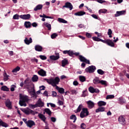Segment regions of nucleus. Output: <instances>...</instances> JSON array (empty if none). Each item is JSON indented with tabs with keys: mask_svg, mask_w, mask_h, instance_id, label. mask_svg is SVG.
<instances>
[{
	"mask_svg": "<svg viewBox=\"0 0 129 129\" xmlns=\"http://www.w3.org/2000/svg\"><path fill=\"white\" fill-rule=\"evenodd\" d=\"M24 26L27 29L28 28H31V22L28 21L25 22L24 23Z\"/></svg>",
	"mask_w": 129,
	"mask_h": 129,
	"instance_id": "obj_35",
	"label": "nucleus"
},
{
	"mask_svg": "<svg viewBox=\"0 0 129 129\" xmlns=\"http://www.w3.org/2000/svg\"><path fill=\"white\" fill-rule=\"evenodd\" d=\"M100 42H102V43H104V44H107V40H102L100 39Z\"/></svg>",
	"mask_w": 129,
	"mask_h": 129,
	"instance_id": "obj_60",
	"label": "nucleus"
},
{
	"mask_svg": "<svg viewBox=\"0 0 129 129\" xmlns=\"http://www.w3.org/2000/svg\"><path fill=\"white\" fill-rule=\"evenodd\" d=\"M4 76V81H8L9 80V78L10 77V76L8 75L7 73L5 72L3 74Z\"/></svg>",
	"mask_w": 129,
	"mask_h": 129,
	"instance_id": "obj_31",
	"label": "nucleus"
},
{
	"mask_svg": "<svg viewBox=\"0 0 129 129\" xmlns=\"http://www.w3.org/2000/svg\"><path fill=\"white\" fill-rule=\"evenodd\" d=\"M20 100L19 104L20 106H27V104L26 102L29 101V98L27 96L23 95L22 94H19Z\"/></svg>",
	"mask_w": 129,
	"mask_h": 129,
	"instance_id": "obj_2",
	"label": "nucleus"
},
{
	"mask_svg": "<svg viewBox=\"0 0 129 129\" xmlns=\"http://www.w3.org/2000/svg\"><path fill=\"white\" fill-rule=\"evenodd\" d=\"M70 119H73V122H75L76 121V119H77V118L76 117V115L73 114L70 116Z\"/></svg>",
	"mask_w": 129,
	"mask_h": 129,
	"instance_id": "obj_42",
	"label": "nucleus"
},
{
	"mask_svg": "<svg viewBox=\"0 0 129 129\" xmlns=\"http://www.w3.org/2000/svg\"><path fill=\"white\" fill-rule=\"evenodd\" d=\"M79 83L78 82H77V81H75L73 82V85H74L75 86H77V85H78Z\"/></svg>",
	"mask_w": 129,
	"mask_h": 129,
	"instance_id": "obj_62",
	"label": "nucleus"
},
{
	"mask_svg": "<svg viewBox=\"0 0 129 129\" xmlns=\"http://www.w3.org/2000/svg\"><path fill=\"white\" fill-rule=\"evenodd\" d=\"M99 83H100V84H102V85L107 86V82H106V81L101 80L100 81Z\"/></svg>",
	"mask_w": 129,
	"mask_h": 129,
	"instance_id": "obj_47",
	"label": "nucleus"
},
{
	"mask_svg": "<svg viewBox=\"0 0 129 129\" xmlns=\"http://www.w3.org/2000/svg\"><path fill=\"white\" fill-rule=\"evenodd\" d=\"M43 80L46 81L48 84L52 85L53 87H55L56 90L61 94H63L65 92V90L63 88H59L57 86L60 82V78L59 77H56L54 79L52 78L49 79L44 78Z\"/></svg>",
	"mask_w": 129,
	"mask_h": 129,
	"instance_id": "obj_1",
	"label": "nucleus"
},
{
	"mask_svg": "<svg viewBox=\"0 0 129 129\" xmlns=\"http://www.w3.org/2000/svg\"><path fill=\"white\" fill-rule=\"evenodd\" d=\"M33 42V39H32V38H30L28 39L27 37H26L25 39H24V42L26 45H30L31 43H32Z\"/></svg>",
	"mask_w": 129,
	"mask_h": 129,
	"instance_id": "obj_15",
	"label": "nucleus"
},
{
	"mask_svg": "<svg viewBox=\"0 0 129 129\" xmlns=\"http://www.w3.org/2000/svg\"><path fill=\"white\" fill-rule=\"evenodd\" d=\"M118 101H119V103L120 104H124V103H125L126 102L125 99H124V98L122 97H120L118 98Z\"/></svg>",
	"mask_w": 129,
	"mask_h": 129,
	"instance_id": "obj_21",
	"label": "nucleus"
},
{
	"mask_svg": "<svg viewBox=\"0 0 129 129\" xmlns=\"http://www.w3.org/2000/svg\"><path fill=\"white\" fill-rule=\"evenodd\" d=\"M79 78L80 81H81V82H84L85 81V80H86V78H85V77H84L83 76H80L79 77Z\"/></svg>",
	"mask_w": 129,
	"mask_h": 129,
	"instance_id": "obj_39",
	"label": "nucleus"
},
{
	"mask_svg": "<svg viewBox=\"0 0 129 129\" xmlns=\"http://www.w3.org/2000/svg\"><path fill=\"white\" fill-rule=\"evenodd\" d=\"M37 73L39 75L43 77H44V76H47L46 71H44L43 69H40V70L38 71Z\"/></svg>",
	"mask_w": 129,
	"mask_h": 129,
	"instance_id": "obj_13",
	"label": "nucleus"
},
{
	"mask_svg": "<svg viewBox=\"0 0 129 129\" xmlns=\"http://www.w3.org/2000/svg\"><path fill=\"white\" fill-rule=\"evenodd\" d=\"M79 57L81 62H85V63H87V64H90V61L89 60L86 59L84 56L82 55H79Z\"/></svg>",
	"mask_w": 129,
	"mask_h": 129,
	"instance_id": "obj_9",
	"label": "nucleus"
},
{
	"mask_svg": "<svg viewBox=\"0 0 129 129\" xmlns=\"http://www.w3.org/2000/svg\"><path fill=\"white\" fill-rule=\"evenodd\" d=\"M39 57L40 59H41V60H46V59H47V57H46L45 55H40Z\"/></svg>",
	"mask_w": 129,
	"mask_h": 129,
	"instance_id": "obj_56",
	"label": "nucleus"
},
{
	"mask_svg": "<svg viewBox=\"0 0 129 129\" xmlns=\"http://www.w3.org/2000/svg\"><path fill=\"white\" fill-rule=\"evenodd\" d=\"M20 19H22V20H29L30 18H31V15L30 14H24L22 15H20Z\"/></svg>",
	"mask_w": 129,
	"mask_h": 129,
	"instance_id": "obj_12",
	"label": "nucleus"
},
{
	"mask_svg": "<svg viewBox=\"0 0 129 129\" xmlns=\"http://www.w3.org/2000/svg\"><path fill=\"white\" fill-rule=\"evenodd\" d=\"M71 92L72 94H76L77 93V91L76 90L72 89L71 90Z\"/></svg>",
	"mask_w": 129,
	"mask_h": 129,
	"instance_id": "obj_55",
	"label": "nucleus"
},
{
	"mask_svg": "<svg viewBox=\"0 0 129 129\" xmlns=\"http://www.w3.org/2000/svg\"><path fill=\"white\" fill-rule=\"evenodd\" d=\"M39 80V77L36 75H34L32 78V82H37Z\"/></svg>",
	"mask_w": 129,
	"mask_h": 129,
	"instance_id": "obj_29",
	"label": "nucleus"
},
{
	"mask_svg": "<svg viewBox=\"0 0 129 129\" xmlns=\"http://www.w3.org/2000/svg\"><path fill=\"white\" fill-rule=\"evenodd\" d=\"M44 26H45V27H46V28H47L48 31H51V24L47 23V22H44Z\"/></svg>",
	"mask_w": 129,
	"mask_h": 129,
	"instance_id": "obj_36",
	"label": "nucleus"
},
{
	"mask_svg": "<svg viewBox=\"0 0 129 129\" xmlns=\"http://www.w3.org/2000/svg\"><path fill=\"white\" fill-rule=\"evenodd\" d=\"M81 128H82V129H85V128H86V125L85 124V123H82L81 124Z\"/></svg>",
	"mask_w": 129,
	"mask_h": 129,
	"instance_id": "obj_53",
	"label": "nucleus"
},
{
	"mask_svg": "<svg viewBox=\"0 0 129 129\" xmlns=\"http://www.w3.org/2000/svg\"><path fill=\"white\" fill-rule=\"evenodd\" d=\"M92 39L94 41H95L96 42H100V38H99L97 37H93Z\"/></svg>",
	"mask_w": 129,
	"mask_h": 129,
	"instance_id": "obj_51",
	"label": "nucleus"
},
{
	"mask_svg": "<svg viewBox=\"0 0 129 129\" xmlns=\"http://www.w3.org/2000/svg\"><path fill=\"white\" fill-rule=\"evenodd\" d=\"M42 9H43V5L39 4L34 8V11L37 12V11H40V10H42Z\"/></svg>",
	"mask_w": 129,
	"mask_h": 129,
	"instance_id": "obj_22",
	"label": "nucleus"
},
{
	"mask_svg": "<svg viewBox=\"0 0 129 129\" xmlns=\"http://www.w3.org/2000/svg\"><path fill=\"white\" fill-rule=\"evenodd\" d=\"M91 17H92V18L95 19L96 20H98V17H97V15L95 14L91 15Z\"/></svg>",
	"mask_w": 129,
	"mask_h": 129,
	"instance_id": "obj_57",
	"label": "nucleus"
},
{
	"mask_svg": "<svg viewBox=\"0 0 129 129\" xmlns=\"http://www.w3.org/2000/svg\"><path fill=\"white\" fill-rule=\"evenodd\" d=\"M24 86L27 89H29L30 88V83L29 81V79H26L24 81Z\"/></svg>",
	"mask_w": 129,
	"mask_h": 129,
	"instance_id": "obj_14",
	"label": "nucleus"
},
{
	"mask_svg": "<svg viewBox=\"0 0 129 129\" xmlns=\"http://www.w3.org/2000/svg\"><path fill=\"white\" fill-rule=\"evenodd\" d=\"M22 111L25 113V114H32L35 115V114H37L38 112L34 111L33 110L30 109H23Z\"/></svg>",
	"mask_w": 129,
	"mask_h": 129,
	"instance_id": "obj_5",
	"label": "nucleus"
},
{
	"mask_svg": "<svg viewBox=\"0 0 129 129\" xmlns=\"http://www.w3.org/2000/svg\"><path fill=\"white\" fill-rule=\"evenodd\" d=\"M43 95H44V96H47V97H48V92L46 91H44V92L43 93Z\"/></svg>",
	"mask_w": 129,
	"mask_h": 129,
	"instance_id": "obj_64",
	"label": "nucleus"
},
{
	"mask_svg": "<svg viewBox=\"0 0 129 129\" xmlns=\"http://www.w3.org/2000/svg\"><path fill=\"white\" fill-rule=\"evenodd\" d=\"M88 96V93H87V90H85L83 91L82 94V97H85L86 96Z\"/></svg>",
	"mask_w": 129,
	"mask_h": 129,
	"instance_id": "obj_41",
	"label": "nucleus"
},
{
	"mask_svg": "<svg viewBox=\"0 0 129 129\" xmlns=\"http://www.w3.org/2000/svg\"><path fill=\"white\" fill-rule=\"evenodd\" d=\"M59 55H56V56H55V55H51L50 56V58L51 59V60H58V59H59Z\"/></svg>",
	"mask_w": 129,
	"mask_h": 129,
	"instance_id": "obj_38",
	"label": "nucleus"
},
{
	"mask_svg": "<svg viewBox=\"0 0 129 129\" xmlns=\"http://www.w3.org/2000/svg\"><path fill=\"white\" fill-rule=\"evenodd\" d=\"M98 106H105L106 105V102L103 101H100L98 102Z\"/></svg>",
	"mask_w": 129,
	"mask_h": 129,
	"instance_id": "obj_33",
	"label": "nucleus"
},
{
	"mask_svg": "<svg viewBox=\"0 0 129 129\" xmlns=\"http://www.w3.org/2000/svg\"><path fill=\"white\" fill-rule=\"evenodd\" d=\"M51 96H53V97H56V96H57V93L55 91H53Z\"/></svg>",
	"mask_w": 129,
	"mask_h": 129,
	"instance_id": "obj_58",
	"label": "nucleus"
},
{
	"mask_svg": "<svg viewBox=\"0 0 129 129\" xmlns=\"http://www.w3.org/2000/svg\"><path fill=\"white\" fill-rule=\"evenodd\" d=\"M96 68L95 66H91L87 68L85 71L88 73H93L95 71Z\"/></svg>",
	"mask_w": 129,
	"mask_h": 129,
	"instance_id": "obj_6",
	"label": "nucleus"
},
{
	"mask_svg": "<svg viewBox=\"0 0 129 129\" xmlns=\"http://www.w3.org/2000/svg\"><path fill=\"white\" fill-rule=\"evenodd\" d=\"M56 37H58V34H57L56 33H53L51 35V39H55V38H56Z\"/></svg>",
	"mask_w": 129,
	"mask_h": 129,
	"instance_id": "obj_52",
	"label": "nucleus"
},
{
	"mask_svg": "<svg viewBox=\"0 0 129 129\" xmlns=\"http://www.w3.org/2000/svg\"><path fill=\"white\" fill-rule=\"evenodd\" d=\"M107 34L109 36V38H112V35H111L112 34V30H111L110 29H109L108 30Z\"/></svg>",
	"mask_w": 129,
	"mask_h": 129,
	"instance_id": "obj_45",
	"label": "nucleus"
},
{
	"mask_svg": "<svg viewBox=\"0 0 129 129\" xmlns=\"http://www.w3.org/2000/svg\"><path fill=\"white\" fill-rule=\"evenodd\" d=\"M1 90L3 91H10V88H9L8 87L6 86H3L1 87Z\"/></svg>",
	"mask_w": 129,
	"mask_h": 129,
	"instance_id": "obj_34",
	"label": "nucleus"
},
{
	"mask_svg": "<svg viewBox=\"0 0 129 129\" xmlns=\"http://www.w3.org/2000/svg\"><path fill=\"white\" fill-rule=\"evenodd\" d=\"M17 88V86L15 85H12L11 86L10 90L11 91H15V89Z\"/></svg>",
	"mask_w": 129,
	"mask_h": 129,
	"instance_id": "obj_50",
	"label": "nucleus"
},
{
	"mask_svg": "<svg viewBox=\"0 0 129 129\" xmlns=\"http://www.w3.org/2000/svg\"><path fill=\"white\" fill-rule=\"evenodd\" d=\"M107 13V10L105 9H100L99 10V14H106Z\"/></svg>",
	"mask_w": 129,
	"mask_h": 129,
	"instance_id": "obj_37",
	"label": "nucleus"
},
{
	"mask_svg": "<svg viewBox=\"0 0 129 129\" xmlns=\"http://www.w3.org/2000/svg\"><path fill=\"white\" fill-rule=\"evenodd\" d=\"M93 82L94 84H99L100 82V80H99V78L96 77L95 79L93 80Z\"/></svg>",
	"mask_w": 129,
	"mask_h": 129,
	"instance_id": "obj_32",
	"label": "nucleus"
},
{
	"mask_svg": "<svg viewBox=\"0 0 129 129\" xmlns=\"http://www.w3.org/2000/svg\"><path fill=\"white\" fill-rule=\"evenodd\" d=\"M58 105H63V101H60V100H58Z\"/></svg>",
	"mask_w": 129,
	"mask_h": 129,
	"instance_id": "obj_63",
	"label": "nucleus"
},
{
	"mask_svg": "<svg viewBox=\"0 0 129 129\" xmlns=\"http://www.w3.org/2000/svg\"><path fill=\"white\" fill-rule=\"evenodd\" d=\"M89 91L91 92V93H99V90L97 89H95L94 88L92 87H90L89 88Z\"/></svg>",
	"mask_w": 129,
	"mask_h": 129,
	"instance_id": "obj_11",
	"label": "nucleus"
},
{
	"mask_svg": "<svg viewBox=\"0 0 129 129\" xmlns=\"http://www.w3.org/2000/svg\"><path fill=\"white\" fill-rule=\"evenodd\" d=\"M107 45L110 46V47H114V43L112 40L110 39H107Z\"/></svg>",
	"mask_w": 129,
	"mask_h": 129,
	"instance_id": "obj_26",
	"label": "nucleus"
},
{
	"mask_svg": "<svg viewBox=\"0 0 129 129\" xmlns=\"http://www.w3.org/2000/svg\"><path fill=\"white\" fill-rule=\"evenodd\" d=\"M35 50L37 52H42V50H43V47L41 45H36L35 46Z\"/></svg>",
	"mask_w": 129,
	"mask_h": 129,
	"instance_id": "obj_17",
	"label": "nucleus"
},
{
	"mask_svg": "<svg viewBox=\"0 0 129 129\" xmlns=\"http://www.w3.org/2000/svg\"><path fill=\"white\" fill-rule=\"evenodd\" d=\"M126 13V11L125 10L117 11L116 12V14H115V17H119V16H123L125 15Z\"/></svg>",
	"mask_w": 129,
	"mask_h": 129,
	"instance_id": "obj_10",
	"label": "nucleus"
},
{
	"mask_svg": "<svg viewBox=\"0 0 129 129\" xmlns=\"http://www.w3.org/2000/svg\"><path fill=\"white\" fill-rule=\"evenodd\" d=\"M58 21L59 23H62L63 24H67V21H66L62 18H58Z\"/></svg>",
	"mask_w": 129,
	"mask_h": 129,
	"instance_id": "obj_43",
	"label": "nucleus"
},
{
	"mask_svg": "<svg viewBox=\"0 0 129 129\" xmlns=\"http://www.w3.org/2000/svg\"><path fill=\"white\" fill-rule=\"evenodd\" d=\"M64 8L69 9L70 11H72L73 10V5L70 2H67L65 3L64 6H62V9H64Z\"/></svg>",
	"mask_w": 129,
	"mask_h": 129,
	"instance_id": "obj_7",
	"label": "nucleus"
},
{
	"mask_svg": "<svg viewBox=\"0 0 129 129\" xmlns=\"http://www.w3.org/2000/svg\"><path fill=\"white\" fill-rule=\"evenodd\" d=\"M63 54H68V55L71 56H73L74 52H73V51H72V50H64L63 51Z\"/></svg>",
	"mask_w": 129,
	"mask_h": 129,
	"instance_id": "obj_18",
	"label": "nucleus"
},
{
	"mask_svg": "<svg viewBox=\"0 0 129 129\" xmlns=\"http://www.w3.org/2000/svg\"><path fill=\"white\" fill-rule=\"evenodd\" d=\"M86 13L84 11H80L79 12H77L75 13V16H84V15H85Z\"/></svg>",
	"mask_w": 129,
	"mask_h": 129,
	"instance_id": "obj_28",
	"label": "nucleus"
},
{
	"mask_svg": "<svg viewBox=\"0 0 129 129\" xmlns=\"http://www.w3.org/2000/svg\"><path fill=\"white\" fill-rule=\"evenodd\" d=\"M30 93L32 97H35V98H37V94L36 93L35 90H33V91H31Z\"/></svg>",
	"mask_w": 129,
	"mask_h": 129,
	"instance_id": "obj_44",
	"label": "nucleus"
},
{
	"mask_svg": "<svg viewBox=\"0 0 129 129\" xmlns=\"http://www.w3.org/2000/svg\"><path fill=\"white\" fill-rule=\"evenodd\" d=\"M30 106L31 107V108H36V107H43V106H44V102H42L41 99H39L36 104H30Z\"/></svg>",
	"mask_w": 129,
	"mask_h": 129,
	"instance_id": "obj_4",
	"label": "nucleus"
},
{
	"mask_svg": "<svg viewBox=\"0 0 129 129\" xmlns=\"http://www.w3.org/2000/svg\"><path fill=\"white\" fill-rule=\"evenodd\" d=\"M20 18V16L19 15L16 14L13 16L14 20H19V18Z\"/></svg>",
	"mask_w": 129,
	"mask_h": 129,
	"instance_id": "obj_54",
	"label": "nucleus"
},
{
	"mask_svg": "<svg viewBox=\"0 0 129 129\" xmlns=\"http://www.w3.org/2000/svg\"><path fill=\"white\" fill-rule=\"evenodd\" d=\"M0 126H4V127H8L9 125L6 122H5L3 120H2V119H0Z\"/></svg>",
	"mask_w": 129,
	"mask_h": 129,
	"instance_id": "obj_24",
	"label": "nucleus"
},
{
	"mask_svg": "<svg viewBox=\"0 0 129 129\" xmlns=\"http://www.w3.org/2000/svg\"><path fill=\"white\" fill-rule=\"evenodd\" d=\"M97 73L100 74V75H103L104 74V71H102V70L99 69L97 70Z\"/></svg>",
	"mask_w": 129,
	"mask_h": 129,
	"instance_id": "obj_49",
	"label": "nucleus"
},
{
	"mask_svg": "<svg viewBox=\"0 0 129 129\" xmlns=\"http://www.w3.org/2000/svg\"><path fill=\"white\" fill-rule=\"evenodd\" d=\"M67 64H68V60H67V59L64 58V59H63L61 61V66L62 67H65V66H66V65H67Z\"/></svg>",
	"mask_w": 129,
	"mask_h": 129,
	"instance_id": "obj_30",
	"label": "nucleus"
},
{
	"mask_svg": "<svg viewBox=\"0 0 129 129\" xmlns=\"http://www.w3.org/2000/svg\"><path fill=\"white\" fill-rule=\"evenodd\" d=\"M38 117L43 121V122H46V119H47V118L46 116L44 115L43 114L39 113L38 114Z\"/></svg>",
	"mask_w": 129,
	"mask_h": 129,
	"instance_id": "obj_16",
	"label": "nucleus"
},
{
	"mask_svg": "<svg viewBox=\"0 0 129 129\" xmlns=\"http://www.w3.org/2000/svg\"><path fill=\"white\" fill-rule=\"evenodd\" d=\"M112 98H114V95H108L106 97V99H112Z\"/></svg>",
	"mask_w": 129,
	"mask_h": 129,
	"instance_id": "obj_48",
	"label": "nucleus"
},
{
	"mask_svg": "<svg viewBox=\"0 0 129 129\" xmlns=\"http://www.w3.org/2000/svg\"><path fill=\"white\" fill-rule=\"evenodd\" d=\"M105 111V108L104 107H100L98 109H96V112H103Z\"/></svg>",
	"mask_w": 129,
	"mask_h": 129,
	"instance_id": "obj_27",
	"label": "nucleus"
},
{
	"mask_svg": "<svg viewBox=\"0 0 129 129\" xmlns=\"http://www.w3.org/2000/svg\"><path fill=\"white\" fill-rule=\"evenodd\" d=\"M44 112H43V114H45L46 113V114H48L49 116H51L52 114V111L49 108H45L44 110Z\"/></svg>",
	"mask_w": 129,
	"mask_h": 129,
	"instance_id": "obj_20",
	"label": "nucleus"
},
{
	"mask_svg": "<svg viewBox=\"0 0 129 129\" xmlns=\"http://www.w3.org/2000/svg\"><path fill=\"white\" fill-rule=\"evenodd\" d=\"M50 119H51V121H52V122H55L56 121V118H55L54 117H51Z\"/></svg>",
	"mask_w": 129,
	"mask_h": 129,
	"instance_id": "obj_61",
	"label": "nucleus"
},
{
	"mask_svg": "<svg viewBox=\"0 0 129 129\" xmlns=\"http://www.w3.org/2000/svg\"><path fill=\"white\" fill-rule=\"evenodd\" d=\"M83 107V105L82 104H80L79 105V106H78V107L77 108L76 112H80V111H81V109H82V108Z\"/></svg>",
	"mask_w": 129,
	"mask_h": 129,
	"instance_id": "obj_40",
	"label": "nucleus"
},
{
	"mask_svg": "<svg viewBox=\"0 0 129 129\" xmlns=\"http://www.w3.org/2000/svg\"><path fill=\"white\" fill-rule=\"evenodd\" d=\"M118 121L120 124H122L123 125L125 124V119H124L123 116H120L118 118Z\"/></svg>",
	"mask_w": 129,
	"mask_h": 129,
	"instance_id": "obj_8",
	"label": "nucleus"
},
{
	"mask_svg": "<svg viewBox=\"0 0 129 129\" xmlns=\"http://www.w3.org/2000/svg\"><path fill=\"white\" fill-rule=\"evenodd\" d=\"M89 115V111H88V109L87 108H83L80 114V116L81 118H84V117H87Z\"/></svg>",
	"mask_w": 129,
	"mask_h": 129,
	"instance_id": "obj_3",
	"label": "nucleus"
},
{
	"mask_svg": "<svg viewBox=\"0 0 129 129\" xmlns=\"http://www.w3.org/2000/svg\"><path fill=\"white\" fill-rule=\"evenodd\" d=\"M88 107L89 108H93L94 107V103L91 101H89L87 102Z\"/></svg>",
	"mask_w": 129,
	"mask_h": 129,
	"instance_id": "obj_23",
	"label": "nucleus"
},
{
	"mask_svg": "<svg viewBox=\"0 0 129 129\" xmlns=\"http://www.w3.org/2000/svg\"><path fill=\"white\" fill-rule=\"evenodd\" d=\"M5 103L7 107H8L9 109H11L12 102L10 101V100H7Z\"/></svg>",
	"mask_w": 129,
	"mask_h": 129,
	"instance_id": "obj_25",
	"label": "nucleus"
},
{
	"mask_svg": "<svg viewBox=\"0 0 129 129\" xmlns=\"http://www.w3.org/2000/svg\"><path fill=\"white\" fill-rule=\"evenodd\" d=\"M86 37H87V38H91V37H92L91 34H90L88 32L86 33Z\"/></svg>",
	"mask_w": 129,
	"mask_h": 129,
	"instance_id": "obj_59",
	"label": "nucleus"
},
{
	"mask_svg": "<svg viewBox=\"0 0 129 129\" xmlns=\"http://www.w3.org/2000/svg\"><path fill=\"white\" fill-rule=\"evenodd\" d=\"M21 70V68L19 67H17L16 68L13 70L12 72L13 73H16V72H18V71H20Z\"/></svg>",
	"mask_w": 129,
	"mask_h": 129,
	"instance_id": "obj_46",
	"label": "nucleus"
},
{
	"mask_svg": "<svg viewBox=\"0 0 129 129\" xmlns=\"http://www.w3.org/2000/svg\"><path fill=\"white\" fill-rule=\"evenodd\" d=\"M26 125H27V126H28V127H32L33 125H35V122L32 120H29L27 121Z\"/></svg>",
	"mask_w": 129,
	"mask_h": 129,
	"instance_id": "obj_19",
	"label": "nucleus"
}]
</instances>
